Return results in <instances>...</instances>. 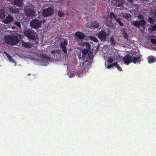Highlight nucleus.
Instances as JSON below:
<instances>
[{
    "label": "nucleus",
    "instance_id": "obj_1",
    "mask_svg": "<svg viewBox=\"0 0 156 156\" xmlns=\"http://www.w3.org/2000/svg\"><path fill=\"white\" fill-rule=\"evenodd\" d=\"M23 33L27 38L33 41H35L37 39V34L36 32L32 29H24Z\"/></svg>",
    "mask_w": 156,
    "mask_h": 156
},
{
    "label": "nucleus",
    "instance_id": "obj_2",
    "mask_svg": "<svg viewBox=\"0 0 156 156\" xmlns=\"http://www.w3.org/2000/svg\"><path fill=\"white\" fill-rule=\"evenodd\" d=\"M4 39L6 43L11 45H15L19 42L18 37L13 35H7L5 36Z\"/></svg>",
    "mask_w": 156,
    "mask_h": 156
},
{
    "label": "nucleus",
    "instance_id": "obj_3",
    "mask_svg": "<svg viewBox=\"0 0 156 156\" xmlns=\"http://www.w3.org/2000/svg\"><path fill=\"white\" fill-rule=\"evenodd\" d=\"M139 19L141 20L139 21H135L133 23L134 25L136 27L139 28L141 26L142 28H144L146 26V21L143 20L144 16L143 15L140 14L138 16Z\"/></svg>",
    "mask_w": 156,
    "mask_h": 156
},
{
    "label": "nucleus",
    "instance_id": "obj_4",
    "mask_svg": "<svg viewBox=\"0 0 156 156\" xmlns=\"http://www.w3.org/2000/svg\"><path fill=\"white\" fill-rule=\"evenodd\" d=\"M41 21L36 19L32 20L30 22V26L32 28H39L41 26Z\"/></svg>",
    "mask_w": 156,
    "mask_h": 156
},
{
    "label": "nucleus",
    "instance_id": "obj_5",
    "mask_svg": "<svg viewBox=\"0 0 156 156\" xmlns=\"http://www.w3.org/2000/svg\"><path fill=\"white\" fill-rule=\"evenodd\" d=\"M42 14L44 17H47L51 16L53 14V10L51 8L45 9L43 10Z\"/></svg>",
    "mask_w": 156,
    "mask_h": 156
},
{
    "label": "nucleus",
    "instance_id": "obj_6",
    "mask_svg": "<svg viewBox=\"0 0 156 156\" xmlns=\"http://www.w3.org/2000/svg\"><path fill=\"white\" fill-rule=\"evenodd\" d=\"M108 36L104 30H101L97 34L98 37L101 41H106L107 37Z\"/></svg>",
    "mask_w": 156,
    "mask_h": 156
},
{
    "label": "nucleus",
    "instance_id": "obj_7",
    "mask_svg": "<svg viewBox=\"0 0 156 156\" xmlns=\"http://www.w3.org/2000/svg\"><path fill=\"white\" fill-rule=\"evenodd\" d=\"M8 8L9 12L11 13L16 14L19 12V9L15 6L10 5Z\"/></svg>",
    "mask_w": 156,
    "mask_h": 156
},
{
    "label": "nucleus",
    "instance_id": "obj_8",
    "mask_svg": "<svg viewBox=\"0 0 156 156\" xmlns=\"http://www.w3.org/2000/svg\"><path fill=\"white\" fill-rule=\"evenodd\" d=\"M124 63L127 65H128L129 63L132 62V57L130 55H126L124 57L123 59Z\"/></svg>",
    "mask_w": 156,
    "mask_h": 156
},
{
    "label": "nucleus",
    "instance_id": "obj_9",
    "mask_svg": "<svg viewBox=\"0 0 156 156\" xmlns=\"http://www.w3.org/2000/svg\"><path fill=\"white\" fill-rule=\"evenodd\" d=\"M14 20L13 16L10 15H8L5 18L2 20V22L5 24H7L11 23Z\"/></svg>",
    "mask_w": 156,
    "mask_h": 156
},
{
    "label": "nucleus",
    "instance_id": "obj_10",
    "mask_svg": "<svg viewBox=\"0 0 156 156\" xmlns=\"http://www.w3.org/2000/svg\"><path fill=\"white\" fill-rule=\"evenodd\" d=\"M75 35L80 40L84 39L86 37L85 35L80 31H77L76 32Z\"/></svg>",
    "mask_w": 156,
    "mask_h": 156
},
{
    "label": "nucleus",
    "instance_id": "obj_11",
    "mask_svg": "<svg viewBox=\"0 0 156 156\" xmlns=\"http://www.w3.org/2000/svg\"><path fill=\"white\" fill-rule=\"evenodd\" d=\"M40 56L44 60V61L45 62H48L50 61L51 60V58L47 56L46 54H40Z\"/></svg>",
    "mask_w": 156,
    "mask_h": 156
},
{
    "label": "nucleus",
    "instance_id": "obj_12",
    "mask_svg": "<svg viewBox=\"0 0 156 156\" xmlns=\"http://www.w3.org/2000/svg\"><path fill=\"white\" fill-rule=\"evenodd\" d=\"M135 57L133 58H132V62L134 63H136V62H138L140 61L141 57L140 56V54H139L138 55H136Z\"/></svg>",
    "mask_w": 156,
    "mask_h": 156
},
{
    "label": "nucleus",
    "instance_id": "obj_13",
    "mask_svg": "<svg viewBox=\"0 0 156 156\" xmlns=\"http://www.w3.org/2000/svg\"><path fill=\"white\" fill-rule=\"evenodd\" d=\"M99 26V23L96 21H94L90 23V24L89 27L90 28L94 29L95 28H98Z\"/></svg>",
    "mask_w": 156,
    "mask_h": 156
},
{
    "label": "nucleus",
    "instance_id": "obj_14",
    "mask_svg": "<svg viewBox=\"0 0 156 156\" xmlns=\"http://www.w3.org/2000/svg\"><path fill=\"white\" fill-rule=\"evenodd\" d=\"M91 62L90 61H88V60L87 59L84 62H82L81 63L82 65L84 68V70H85V69L89 66Z\"/></svg>",
    "mask_w": 156,
    "mask_h": 156
},
{
    "label": "nucleus",
    "instance_id": "obj_15",
    "mask_svg": "<svg viewBox=\"0 0 156 156\" xmlns=\"http://www.w3.org/2000/svg\"><path fill=\"white\" fill-rule=\"evenodd\" d=\"M14 4L19 7H21L23 4V0H15Z\"/></svg>",
    "mask_w": 156,
    "mask_h": 156
},
{
    "label": "nucleus",
    "instance_id": "obj_16",
    "mask_svg": "<svg viewBox=\"0 0 156 156\" xmlns=\"http://www.w3.org/2000/svg\"><path fill=\"white\" fill-rule=\"evenodd\" d=\"M148 62L152 63L154 62L156 60V58L153 56H150L147 57Z\"/></svg>",
    "mask_w": 156,
    "mask_h": 156
},
{
    "label": "nucleus",
    "instance_id": "obj_17",
    "mask_svg": "<svg viewBox=\"0 0 156 156\" xmlns=\"http://www.w3.org/2000/svg\"><path fill=\"white\" fill-rule=\"evenodd\" d=\"M4 53L5 55L6 56L8 57L9 61L12 62H14V60L12 58V57L9 54L5 51Z\"/></svg>",
    "mask_w": 156,
    "mask_h": 156
},
{
    "label": "nucleus",
    "instance_id": "obj_18",
    "mask_svg": "<svg viewBox=\"0 0 156 156\" xmlns=\"http://www.w3.org/2000/svg\"><path fill=\"white\" fill-rule=\"evenodd\" d=\"M122 15L123 17L127 20H128L131 18V15L129 13H128L125 12L123 13Z\"/></svg>",
    "mask_w": 156,
    "mask_h": 156
},
{
    "label": "nucleus",
    "instance_id": "obj_19",
    "mask_svg": "<svg viewBox=\"0 0 156 156\" xmlns=\"http://www.w3.org/2000/svg\"><path fill=\"white\" fill-rule=\"evenodd\" d=\"M67 44L68 42L66 40H64L63 42H61L59 44L60 47L62 48H64L65 47H66V45H67Z\"/></svg>",
    "mask_w": 156,
    "mask_h": 156
},
{
    "label": "nucleus",
    "instance_id": "obj_20",
    "mask_svg": "<svg viewBox=\"0 0 156 156\" xmlns=\"http://www.w3.org/2000/svg\"><path fill=\"white\" fill-rule=\"evenodd\" d=\"M5 12L4 9H0V19H2L5 17Z\"/></svg>",
    "mask_w": 156,
    "mask_h": 156
},
{
    "label": "nucleus",
    "instance_id": "obj_21",
    "mask_svg": "<svg viewBox=\"0 0 156 156\" xmlns=\"http://www.w3.org/2000/svg\"><path fill=\"white\" fill-rule=\"evenodd\" d=\"M77 56L79 59L81 61H83L86 58V57H84L83 55H82V53L81 52L78 53Z\"/></svg>",
    "mask_w": 156,
    "mask_h": 156
},
{
    "label": "nucleus",
    "instance_id": "obj_22",
    "mask_svg": "<svg viewBox=\"0 0 156 156\" xmlns=\"http://www.w3.org/2000/svg\"><path fill=\"white\" fill-rule=\"evenodd\" d=\"M88 51L89 50L88 49H83L82 50L81 52L82 53V55H83L84 57L86 58Z\"/></svg>",
    "mask_w": 156,
    "mask_h": 156
},
{
    "label": "nucleus",
    "instance_id": "obj_23",
    "mask_svg": "<svg viewBox=\"0 0 156 156\" xmlns=\"http://www.w3.org/2000/svg\"><path fill=\"white\" fill-rule=\"evenodd\" d=\"M105 24L107 26L109 27H112L113 26V23L111 21H107Z\"/></svg>",
    "mask_w": 156,
    "mask_h": 156
},
{
    "label": "nucleus",
    "instance_id": "obj_24",
    "mask_svg": "<svg viewBox=\"0 0 156 156\" xmlns=\"http://www.w3.org/2000/svg\"><path fill=\"white\" fill-rule=\"evenodd\" d=\"M110 43L112 45L115 46V41L114 40V39L113 36H112L110 39Z\"/></svg>",
    "mask_w": 156,
    "mask_h": 156
},
{
    "label": "nucleus",
    "instance_id": "obj_25",
    "mask_svg": "<svg viewBox=\"0 0 156 156\" xmlns=\"http://www.w3.org/2000/svg\"><path fill=\"white\" fill-rule=\"evenodd\" d=\"M27 13L29 16H33L34 14V12L32 10H29L28 11Z\"/></svg>",
    "mask_w": 156,
    "mask_h": 156
},
{
    "label": "nucleus",
    "instance_id": "obj_26",
    "mask_svg": "<svg viewBox=\"0 0 156 156\" xmlns=\"http://www.w3.org/2000/svg\"><path fill=\"white\" fill-rule=\"evenodd\" d=\"M110 16L111 18L112 19L114 18L115 19V18L117 17V16L116 15H115V14L112 12L110 13Z\"/></svg>",
    "mask_w": 156,
    "mask_h": 156
},
{
    "label": "nucleus",
    "instance_id": "obj_27",
    "mask_svg": "<svg viewBox=\"0 0 156 156\" xmlns=\"http://www.w3.org/2000/svg\"><path fill=\"white\" fill-rule=\"evenodd\" d=\"M123 35L124 39L128 40V35L125 31H123Z\"/></svg>",
    "mask_w": 156,
    "mask_h": 156
},
{
    "label": "nucleus",
    "instance_id": "obj_28",
    "mask_svg": "<svg viewBox=\"0 0 156 156\" xmlns=\"http://www.w3.org/2000/svg\"><path fill=\"white\" fill-rule=\"evenodd\" d=\"M22 44V46L25 48H29L30 47V45L28 43L23 42Z\"/></svg>",
    "mask_w": 156,
    "mask_h": 156
},
{
    "label": "nucleus",
    "instance_id": "obj_29",
    "mask_svg": "<svg viewBox=\"0 0 156 156\" xmlns=\"http://www.w3.org/2000/svg\"><path fill=\"white\" fill-rule=\"evenodd\" d=\"M93 58V54L91 53H89L87 55V59H89L91 60Z\"/></svg>",
    "mask_w": 156,
    "mask_h": 156
},
{
    "label": "nucleus",
    "instance_id": "obj_30",
    "mask_svg": "<svg viewBox=\"0 0 156 156\" xmlns=\"http://www.w3.org/2000/svg\"><path fill=\"white\" fill-rule=\"evenodd\" d=\"M89 39L92 41H95V42H97L98 41V39L94 37L90 36L89 37Z\"/></svg>",
    "mask_w": 156,
    "mask_h": 156
},
{
    "label": "nucleus",
    "instance_id": "obj_31",
    "mask_svg": "<svg viewBox=\"0 0 156 156\" xmlns=\"http://www.w3.org/2000/svg\"><path fill=\"white\" fill-rule=\"evenodd\" d=\"M83 45L84 46H85L86 47V49H88V50L90 49V46L89 44L87 42H85L83 43Z\"/></svg>",
    "mask_w": 156,
    "mask_h": 156
},
{
    "label": "nucleus",
    "instance_id": "obj_32",
    "mask_svg": "<svg viewBox=\"0 0 156 156\" xmlns=\"http://www.w3.org/2000/svg\"><path fill=\"white\" fill-rule=\"evenodd\" d=\"M148 21L150 22V23L151 24H153V23L154 22V20L152 18L150 17L148 18Z\"/></svg>",
    "mask_w": 156,
    "mask_h": 156
},
{
    "label": "nucleus",
    "instance_id": "obj_33",
    "mask_svg": "<svg viewBox=\"0 0 156 156\" xmlns=\"http://www.w3.org/2000/svg\"><path fill=\"white\" fill-rule=\"evenodd\" d=\"M58 15L60 17H62L63 16L64 13L62 11H59L58 12Z\"/></svg>",
    "mask_w": 156,
    "mask_h": 156
},
{
    "label": "nucleus",
    "instance_id": "obj_34",
    "mask_svg": "<svg viewBox=\"0 0 156 156\" xmlns=\"http://www.w3.org/2000/svg\"><path fill=\"white\" fill-rule=\"evenodd\" d=\"M75 74L73 71L69 73V76L70 77L75 76Z\"/></svg>",
    "mask_w": 156,
    "mask_h": 156
},
{
    "label": "nucleus",
    "instance_id": "obj_35",
    "mask_svg": "<svg viewBox=\"0 0 156 156\" xmlns=\"http://www.w3.org/2000/svg\"><path fill=\"white\" fill-rule=\"evenodd\" d=\"M117 64V62H114L113 63H112V64L110 65H108V69H110L112 67L115 66V65Z\"/></svg>",
    "mask_w": 156,
    "mask_h": 156
},
{
    "label": "nucleus",
    "instance_id": "obj_36",
    "mask_svg": "<svg viewBox=\"0 0 156 156\" xmlns=\"http://www.w3.org/2000/svg\"><path fill=\"white\" fill-rule=\"evenodd\" d=\"M15 24L18 27H19V28L20 29L21 27V25L20 22H18V21H16L15 22Z\"/></svg>",
    "mask_w": 156,
    "mask_h": 156
},
{
    "label": "nucleus",
    "instance_id": "obj_37",
    "mask_svg": "<svg viewBox=\"0 0 156 156\" xmlns=\"http://www.w3.org/2000/svg\"><path fill=\"white\" fill-rule=\"evenodd\" d=\"M115 66L120 71H122V69L121 68V67L118 65L117 62V64L115 65Z\"/></svg>",
    "mask_w": 156,
    "mask_h": 156
},
{
    "label": "nucleus",
    "instance_id": "obj_38",
    "mask_svg": "<svg viewBox=\"0 0 156 156\" xmlns=\"http://www.w3.org/2000/svg\"><path fill=\"white\" fill-rule=\"evenodd\" d=\"M151 30L152 31L156 30V23L152 27Z\"/></svg>",
    "mask_w": 156,
    "mask_h": 156
},
{
    "label": "nucleus",
    "instance_id": "obj_39",
    "mask_svg": "<svg viewBox=\"0 0 156 156\" xmlns=\"http://www.w3.org/2000/svg\"><path fill=\"white\" fill-rule=\"evenodd\" d=\"M114 61L113 59L112 58H108V61L110 63H112Z\"/></svg>",
    "mask_w": 156,
    "mask_h": 156
},
{
    "label": "nucleus",
    "instance_id": "obj_40",
    "mask_svg": "<svg viewBox=\"0 0 156 156\" xmlns=\"http://www.w3.org/2000/svg\"><path fill=\"white\" fill-rule=\"evenodd\" d=\"M151 42L152 44H156V39H152L151 40Z\"/></svg>",
    "mask_w": 156,
    "mask_h": 156
},
{
    "label": "nucleus",
    "instance_id": "obj_41",
    "mask_svg": "<svg viewBox=\"0 0 156 156\" xmlns=\"http://www.w3.org/2000/svg\"><path fill=\"white\" fill-rule=\"evenodd\" d=\"M62 51H63L65 54H67V51L66 49V47H65L64 48H62Z\"/></svg>",
    "mask_w": 156,
    "mask_h": 156
},
{
    "label": "nucleus",
    "instance_id": "obj_42",
    "mask_svg": "<svg viewBox=\"0 0 156 156\" xmlns=\"http://www.w3.org/2000/svg\"><path fill=\"white\" fill-rule=\"evenodd\" d=\"M55 53L56 54H60L61 53V51L59 50H55Z\"/></svg>",
    "mask_w": 156,
    "mask_h": 156
},
{
    "label": "nucleus",
    "instance_id": "obj_43",
    "mask_svg": "<svg viewBox=\"0 0 156 156\" xmlns=\"http://www.w3.org/2000/svg\"><path fill=\"white\" fill-rule=\"evenodd\" d=\"M115 20L118 22H119V21H121V19L119 18H116Z\"/></svg>",
    "mask_w": 156,
    "mask_h": 156
},
{
    "label": "nucleus",
    "instance_id": "obj_44",
    "mask_svg": "<svg viewBox=\"0 0 156 156\" xmlns=\"http://www.w3.org/2000/svg\"><path fill=\"white\" fill-rule=\"evenodd\" d=\"M119 25L121 26H123V23L121 21H119V22H118Z\"/></svg>",
    "mask_w": 156,
    "mask_h": 156
},
{
    "label": "nucleus",
    "instance_id": "obj_45",
    "mask_svg": "<svg viewBox=\"0 0 156 156\" xmlns=\"http://www.w3.org/2000/svg\"><path fill=\"white\" fill-rule=\"evenodd\" d=\"M51 52L52 54H53L55 52V51H54V50H52L51 51Z\"/></svg>",
    "mask_w": 156,
    "mask_h": 156
},
{
    "label": "nucleus",
    "instance_id": "obj_46",
    "mask_svg": "<svg viewBox=\"0 0 156 156\" xmlns=\"http://www.w3.org/2000/svg\"><path fill=\"white\" fill-rule=\"evenodd\" d=\"M154 15L155 17H156V9H155L154 11Z\"/></svg>",
    "mask_w": 156,
    "mask_h": 156
},
{
    "label": "nucleus",
    "instance_id": "obj_47",
    "mask_svg": "<svg viewBox=\"0 0 156 156\" xmlns=\"http://www.w3.org/2000/svg\"><path fill=\"white\" fill-rule=\"evenodd\" d=\"M120 4H119V5H118V7H120Z\"/></svg>",
    "mask_w": 156,
    "mask_h": 156
},
{
    "label": "nucleus",
    "instance_id": "obj_48",
    "mask_svg": "<svg viewBox=\"0 0 156 156\" xmlns=\"http://www.w3.org/2000/svg\"><path fill=\"white\" fill-rule=\"evenodd\" d=\"M30 75V74L29 73L28 74V75Z\"/></svg>",
    "mask_w": 156,
    "mask_h": 156
}]
</instances>
